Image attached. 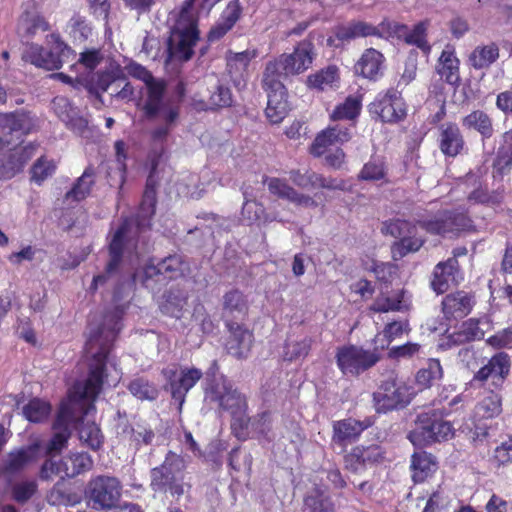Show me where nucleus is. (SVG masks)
<instances>
[{"label": "nucleus", "mask_w": 512, "mask_h": 512, "mask_svg": "<svg viewBox=\"0 0 512 512\" xmlns=\"http://www.w3.org/2000/svg\"><path fill=\"white\" fill-rule=\"evenodd\" d=\"M37 484L34 481H22L12 487V497L18 503L27 502L36 492Z\"/></svg>", "instance_id": "obj_61"}, {"label": "nucleus", "mask_w": 512, "mask_h": 512, "mask_svg": "<svg viewBox=\"0 0 512 512\" xmlns=\"http://www.w3.org/2000/svg\"><path fill=\"white\" fill-rule=\"evenodd\" d=\"M396 33L407 44L415 45L425 53L430 51V46L426 40V25L424 22L416 24L411 30L405 25L397 26Z\"/></svg>", "instance_id": "obj_41"}, {"label": "nucleus", "mask_w": 512, "mask_h": 512, "mask_svg": "<svg viewBox=\"0 0 512 512\" xmlns=\"http://www.w3.org/2000/svg\"><path fill=\"white\" fill-rule=\"evenodd\" d=\"M462 126L467 130L479 133L483 141L490 139L495 132L491 116L479 109L466 115L462 119Z\"/></svg>", "instance_id": "obj_36"}, {"label": "nucleus", "mask_w": 512, "mask_h": 512, "mask_svg": "<svg viewBox=\"0 0 512 512\" xmlns=\"http://www.w3.org/2000/svg\"><path fill=\"white\" fill-rule=\"evenodd\" d=\"M381 356L378 347L366 350L356 345L339 347L336 352V363L344 375L358 376L375 366Z\"/></svg>", "instance_id": "obj_13"}, {"label": "nucleus", "mask_w": 512, "mask_h": 512, "mask_svg": "<svg viewBox=\"0 0 512 512\" xmlns=\"http://www.w3.org/2000/svg\"><path fill=\"white\" fill-rule=\"evenodd\" d=\"M141 257L142 256L134 260L132 264H129V262L124 259L123 269L120 272V281H117V279L106 280L105 282L98 283L97 286L93 283L91 285V289H97V287L101 285L113 287V303L115 310L104 316L102 324L90 322L87 332V337L91 334L92 330L96 332L100 343L103 342L108 335H111V340L105 345L108 352H110L112 343L122 328L121 318L127 307V303L124 302V300L130 295L132 281L140 280L144 286L149 288L150 280L154 277L157 278V281H160V277L172 280L182 277L189 272V264L184 257L180 254H173L162 259L156 265L147 264L141 272L132 274L131 270L134 264L137 263Z\"/></svg>", "instance_id": "obj_2"}, {"label": "nucleus", "mask_w": 512, "mask_h": 512, "mask_svg": "<svg viewBox=\"0 0 512 512\" xmlns=\"http://www.w3.org/2000/svg\"><path fill=\"white\" fill-rule=\"evenodd\" d=\"M502 411V398L498 393L489 392L475 406V416L479 419H492Z\"/></svg>", "instance_id": "obj_44"}, {"label": "nucleus", "mask_w": 512, "mask_h": 512, "mask_svg": "<svg viewBox=\"0 0 512 512\" xmlns=\"http://www.w3.org/2000/svg\"><path fill=\"white\" fill-rule=\"evenodd\" d=\"M459 64L454 47L447 45L439 57L436 69L448 84L457 85L460 81Z\"/></svg>", "instance_id": "obj_34"}, {"label": "nucleus", "mask_w": 512, "mask_h": 512, "mask_svg": "<svg viewBox=\"0 0 512 512\" xmlns=\"http://www.w3.org/2000/svg\"><path fill=\"white\" fill-rule=\"evenodd\" d=\"M443 376L442 366L437 359H431L427 363V367L420 369L416 375L418 385L422 387H430Z\"/></svg>", "instance_id": "obj_51"}, {"label": "nucleus", "mask_w": 512, "mask_h": 512, "mask_svg": "<svg viewBox=\"0 0 512 512\" xmlns=\"http://www.w3.org/2000/svg\"><path fill=\"white\" fill-rule=\"evenodd\" d=\"M290 180L300 188L314 189L317 188L318 174L312 171L302 174L299 170H293L290 172Z\"/></svg>", "instance_id": "obj_62"}, {"label": "nucleus", "mask_w": 512, "mask_h": 512, "mask_svg": "<svg viewBox=\"0 0 512 512\" xmlns=\"http://www.w3.org/2000/svg\"><path fill=\"white\" fill-rule=\"evenodd\" d=\"M165 298V302L161 305L162 312L171 317L180 318L187 297L183 294L174 295L172 292H169L165 295Z\"/></svg>", "instance_id": "obj_60"}, {"label": "nucleus", "mask_w": 512, "mask_h": 512, "mask_svg": "<svg viewBox=\"0 0 512 512\" xmlns=\"http://www.w3.org/2000/svg\"><path fill=\"white\" fill-rule=\"evenodd\" d=\"M199 39L197 19L192 11V0H186L171 28L167 41L170 59L187 61L193 55V47Z\"/></svg>", "instance_id": "obj_6"}, {"label": "nucleus", "mask_w": 512, "mask_h": 512, "mask_svg": "<svg viewBox=\"0 0 512 512\" xmlns=\"http://www.w3.org/2000/svg\"><path fill=\"white\" fill-rule=\"evenodd\" d=\"M51 412V405L41 399L35 398L30 400L23 407V415L30 422H42L49 416Z\"/></svg>", "instance_id": "obj_50"}, {"label": "nucleus", "mask_w": 512, "mask_h": 512, "mask_svg": "<svg viewBox=\"0 0 512 512\" xmlns=\"http://www.w3.org/2000/svg\"><path fill=\"white\" fill-rule=\"evenodd\" d=\"M407 328V323L402 321H393L388 323L381 334L375 336L374 342L377 345L379 341H382L380 348L384 349L388 344L401 336Z\"/></svg>", "instance_id": "obj_57"}, {"label": "nucleus", "mask_w": 512, "mask_h": 512, "mask_svg": "<svg viewBox=\"0 0 512 512\" xmlns=\"http://www.w3.org/2000/svg\"><path fill=\"white\" fill-rule=\"evenodd\" d=\"M313 44L311 42H301L291 54H282L273 61L266 64L263 73L280 79L303 73L313 62Z\"/></svg>", "instance_id": "obj_9"}, {"label": "nucleus", "mask_w": 512, "mask_h": 512, "mask_svg": "<svg viewBox=\"0 0 512 512\" xmlns=\"http://www.w3.org/2000/svg\"><path fill=\"white\" fill-rule=\"evenodd\" d=\"M311 342L312 340L309 337L287 340L284 345L283 359L287 361H295L305 358L310 351Z\"/></svg>", "instance_id": "obj_48"}, {"label": "nucleus", "mask_w": 512, "mask_h": 512, "mask_svg": "<svg viewBox=\"0 0 512 512\" xmlns=\"http://www.w3.org/2000/svg\"><path fill=\"white\" fill-rule=\"evenodd\" d=\"M163 375L168 381L172 398L179 402L181 409L186 394L202 378V371L194 367L171 366L163 370Z\"/></svg>", "instance_id": "obj_16"}, {"label": "nucleus", "mask_w": 512, "mask_h": 512, "mask_svg": "<svg viewBox=\"0 0 512 512\" xmlns=\"http://www.w3.org/2000/svg\"><path fill=\"white\" fill-rule=\"evenodd\" d=\"M204 399L207 403L215 405L219 410L229 411L235 421L239 422L242 428L249 426L260 434H266L270 430V413L263 412L256 418L250 419L246 416V400L232 383L224 377L213 379L205 388Z\"/></svg>", "instance_id": "obj_5"}, {"label": "nucleus", "mask_w": 512, "mask_h": 512, "mask_svg": "<svg viewBox=\"0 0 512 512\" xmlns=\"http://www.w3.org/2000/svg\"><path fill=\"white\" fill-rule=\"evenodd\" d=\"M351 139L350 130L341 125L328 127L320 132L313 141L310 152L316 157L322 156L329 147L342 145Z\"/></svg>", "instance_id": "obj_26"}, {"label": "nucleus", "mask_w": 512, "mask_h": 512, "mask_svg": "<svg viewBox=\"0 0 512 512\" xmlns=\"http://www.w3.org/2000/svg\"><path fill=\"white\" fill-rule=\"evenodd\" d=\"M155 205V184L152 176H149L137 219H125L113 232L109 241V259L104 272L94 277L93 284L95 286L106 280L117 279V281H120V272L123 269L124 259L129 264H132L134 260L147 253V244L144 241H140V234L149 225V220L155 213Z\"/></svg>", "instance_id": "obj_3"}, {"label": "nucleus", "mask_w": 512, "mask_h": 512, "mask_svg": "<svg viewBox=\"0 0 512 512\" xmlns=\"http://www.w3.org/2000/svg\"><path fill=\"white\" fill-rule=\"evenodd\" d=\"M424 241L421 238L413 237L411 234H406L394 248V253L399 252L400 256H404L409 252L418 251L423 245Z\"/></svg>", "instance_id": "obj_64"}, {"label": "nucleus", "mask_w": 512, "mask_h": 512, "mask_svg": "<svg viewBox=\"0 0 512 512\" xmlns=\"http://www.w3.org/2000/svg\"><path fill=\"white\" fill-rule=\"evenodd\" d=\"M458 274V260L449 258L445 262L438 263L433 272L431 281L432 289L438 294L448 290L451 284H456Z\"/></svg>", "instance_id": "obj_29"}, {"label": "nucleus", "mask_w": 512, "mask_h": 512, "mask_svg": "<svg viewBox=\"0 0 512 512\" xmlns=\"http://www.w3.org/2000/svg\"><path fill=\"white\" fill-rule=\"evenodd\" d=\"M146 88L148 93L144 105L146 116L150 119L159 116L167 123H175L179 116V109L177 106L170 105L164 101V83L153 79L146 84Z\"/></svg>", "instance_id": "obj_17"}, {"label": "nucleus", "mask_w": 512, "mask_h": 512, "mask_svg": "<svg viewBox=\"0 0 512 512\" xmlns=\"http://www.w3.org/2000/svg\"><path fill=\"white\" fill-rule=\"evenodd\" d=\"M413 390L404 381L390 376L373 393V405L378 413H387L406 407L412 400Z\"/></svg>", "instance_id": "obj_10"}, {"label": "nucleus", "mask_w": 512, "mask_h": 512, "mask_svg": "<svg viewBox=\"0 0 512 512\" xmlns=\"http://www.w3.org/2000/svg\"><path fill=\"white\" fill-rule=\"evenodd\" d=\"M439 132V148L445 156L455 157L464 149L463 135L455 123L442 124Z\"/></svg>", "instance_id": "obj_27"}, {"label": "nucleus", "mask_w": 512, "mask_h": 512, "mask_svg": "<svg viewBox=\"0 0 512 512\" xmlns=\"http://www.w3.org/2000/svg\"><path fill=\"white\" fill-rule=\"evenodd\" d=\"M111 337L108 335L100 343L97 333L93 330L87 337L85 353L88 361V377L85 381H78L74 384L70 391V402L63 404L58 412L53 425L54 435L46 445V453L52 459L67 446L71 435L70 425L78 420L74 410L82 409L84 414L88 415L94 409V401L100 394L104 383H109V375L106 373L109 352L105 345L111 340Z\"/></svg>", "instance_id": "obj_1"}, {"label": "nucleus", "mask_w": 512, "mask_h": 512, "mask_svg": "<svg viewBox=\"0 0 512 512\" xmlns=\"http://www.w3.org/2000/svg\"><path fill=\"white\" fill-rule=\"evenodd\" d=\"M128 389L132 395L141 400H154L158 396L157 388L143 378L132 380Z\"/></svg>", "instance_id": "obj_56"}, {"label": "nucleus", "mask_w": 512, "mask_h": 512, "mask_svg": "<svg viewBox=\"0 0 512 512\" xmlns=\"http://www.w3.org/2000/svg\"><path fill=\"white\" fill-rule=\"evenodd\" d=\"M266 183L271 194L286 199L296 205L304 207H316V201L308 196L298 193L293 187L289 186L285 180L279 178H267Z\"/></svg>", "instance_id": "obj_28"}, {"label": "nucleus", "mask_w": 512, "mask_h": 512, "mask_svg": "<svg viewBox=\"0 0 512 512\" xmlns=\"http://www.w3.org/2000/svg\"><path fill=\"white\" fill-rule=\"evenodd\" d=\"M94 182L93 169L88 167L76 180L73 187L65 194V199L72 202H79L85 199L90 194Z\"/></svg>", "instance_id": "obj_43"}, {"label": "nucleus", "mask_w": 512, "mask_h": 512, "mask_svg": "<svg viewBox=\"0 0 512 512\" xmlns=\"http://www.w3.org/2000/svg\"><path fill=\"white\" fill-rule=\"evenodd\" d=\"M123 433L127 434L130 445L134 446L136 450L141 449L143 446L151 445L155 438V433L151 426L140 420L134 421Z\"/></svg>", "instance_id": "obj_39"}, {"label": "nucleus", "mask_w": 512, "mask_h": 512, "mask_svg": "<svg viewBox=\"0 0 512 512\" xmlns=\"http://www.w3.org/2000/svg\"><path fill=\"white\" fill-rule=\"evenodd\" d=\"M87 505L95 511H109L117 507L122 496V483L108 474L91 477L84 490Z\"/></svg>", "instance_id": "obj_8"}, {"label": "nucleus", "mask_w": 512, "mask_h": 512, "mask_svg": "<svg viewBox=\"0 0 512 512\" xmlns=\"http://www.w3.org/2000/svg\"><path fill=\"white\" fill-rule=\"evenodd\" d=\"M186 466V461L180 454L169 451L162 464L150 471L151 490L176 498L183 496L189 487L184 482Z\"/></svg>", "instance_id": "obj_7"}, {"label": "nucleus", "mask_w": 512, "mask_h": 512, "mask_svg": "<svg viewBox=\"0 0 512 512\" xmlns=\"http://www.w3.org/2000/svg\"><path fill=\"white\" fill-rule=\"evenodd\" d=\"M387 172L388 168L382 157H371L370 160L364 164L358 177L360 180L364 181L388 182Z\"/></svg>", "instance_id": "obj_45"}, {"label": "nucleus", "mask_w": 512, "mask_h": 512, "mask_svg": "<svg viewBox=\"0 0 512 512\" xmlns=\"http://www.w3.org/2000/svg\"><path fill=\"white\" fill-rule=\"evenodd\" d=\"M410 468L413 481L421 483L436 472L438 463L431 453L419 451L412 454Z\"/></svg>", "instance_id": "obj_32"}, {"label": "nucleus", "mask_w": 512, "mask_h": 512, "mask_svg": "<svg viewBox=\"0 0 512 512\" xmlns=\"http://www.w3.org/2000/svg\"><path fill=\"white\" fill-rule=\"evenodd\" d=\"M484 336V332L479 327V322L469 319L461 324L459 329L447 336V344L462 345L471 341L480 340Z\"/></svg>", "instance_id": "obj_38"}, {"label": "nucleus", "mask_w": 512, "mask_h": 512, "mask_svg": "<svg viewBox=\"0 0 512 512\" xmlns=\"http://www.w3.org/2000/svg\"><path fill=\"white\" fill-rule=\"evenodd\" d=\"M37 455L36 446H27L11 451L3 463V470L8 474H15L33 462Z\"/></svg>", "instance_id": "obj_37"}, {"label": "nucleus", "mask_w": 512, "mask_h": 512, "mask_svg": "<svg viewBox=\"0 0 512 512\" xmlns=\"http://www.w3.org/2000/svg\"><path fill=\"white\" fill-rule=\"evenodd\" d=\"M404 296L403 290H398L390 295L383 294L376 298L370 309L374 312L401 311L406 308Z\"/></svg>", "instance_id": "obj_46"}, {"label": "nucleus", "mask_w": 512, "mask_h": 512, "mask_svg": "<svg viewBox=\"0 0 512 512\" xmlns=\"http://www.w3.org/2000/svg\"><path fill=\"white\" fill-rule=\"evenodd\" d=\"M338 80V69L335 66H329L326 69L308 77L309 85L312 88L322 91L336 86Z\"/></svg>", "instance_id": "obj_49"}, {"label": "nucleus", "mask_w": 512, "mask_h": 512, "mask_svg": "<svg viewBox=\"0 0 512 512\" xmlns=\"http://www.w3.org/2000/svg\"><path fill=\"white\" fill-rule=\"evenodd\" d=\"M245 202L242 207V217L245 219L249 224L256 223V222H268L271 221V219L266 215L264 207L262 204L254 201L249 200L247 192H243Z\"/></svg>", "instance_id": "obj_52"}, {"label": "nucleus", "mask_w": 512, "mask_h": 512, "mask_svg": "<svg viewBox=\"0 0 512 512\" xmlns=\"http://www.w3.org/2000/svg\"><path fill=\"white\" fill-rule=\"evenodd\" d=\"M52 38L54 42L49 51L38 44H28L22 54V59L45 70L60 69L74 56V52L58 36L52 35Z\"/></svg>", "instance_id": "obj_11"}, {"label": "nucleus", "mask_w": 512, "mask_h": 512, "mask_svg": "<svg viewBox=\"0 0 512 512\" xmlns=\"http://www.w3.org/2000/svg\"><path fill=\"white\" fill-rule=\"evenodd\" d=\"M94 461L87 452H70L59 461L47 459L40 470V477L48 480L56 475L74 478L84 474L93 468Z\"/></svg>", "instance_id": "obj_14"}, {"label": "nucleus", "mask_w": 512, "mask_h": 512, "mask_svg": "<svg viewBox=\"0 0 512 512\" xmlns=\"http://www.w3.org/2000/svg\"><path fill=\"white\" fill-rule=\"evenodd\" d=\"M55 170V163L52 160L41 156L31 167V181L41 185L46 179L55 173Z\"/></svg>", "instance_id": "obj_55"}, {"label": "nucleus", "mask_w": 512, "mask_h": 512, "mask_svg": "<svg viewBox=\"0 0 512 512\" xmlns=\"http://www.w3.org/2000/svg\"><path fill=\"white\" fill-rule=\"evenodd\" d=\"M52 108L56 116L65 126L75 134L88 138L91 134L88 120L81 115L78 107L63 96H57L52 101Z\"/></svg>", "instance_id": "obj_20"}, {"label": "nucleus", "mask_w": 512, "mask_h": 512, "mask_svg": "<svg viewBox=\"0 0 512 512\" xmlns=\"http://www.w3.org/2000/svg\"><path fill=\"white\" fill-rule=\"evenodd\" d=\"M242 8L237 1L228 3L223 10L218 22L213 26L209 32V40L215 41L223 37L230 31L236 22L240 19Z\"/></svg>", "instance_id": "obj_33"}, {"label": "nucleus", "mask_w": 512, "mask_h": 512, "mask_svg": "<svg viewBox=\"0 0 512 512\" xmlns=\"http://www.w3.org/2000/svg\"><path fill=\"white\" fill-rule=\"evenodd\" d=\"M384 56L374 48L366 49L355 64V73L370 80H376L382 74Z\"/></svg>", "instance_id": "obj_31"}, {"label": "nucleus", "mask_w": 512, "mask_h": 512, "mask_svg": "<svg viewBox=\"0 0 512 512\" xmlns=\"http://www.w3.org/2000/svg\"><path fill=\"white\" fill-rule=\"evenodd\" d=\"M418 224L431 234H454L468 227L469 220L463 214L440 212L429 219H419Z\"/></svg>", "instance_id": "obj_21"}, {"label": "nucleus", "mask_w": 512, "mask_h": 512, "mask_svg": "<svg viewBox=\"0 0 512 512\" xmlns=\"http://www.w3.org/2000/svg\"><path fill=\"white\" fill-rule=\"evenodd\" d=\"M48 502L51 505L74 506L80 503V496L74 492L55 486L48 495Z\"/></svg>", "instance_id": "obj_59"}, {"label": "nucleus", "mask_w": 512, "mask_h": 512, "mask_svg": "<svg viewBox=\"0 0 512 512\" xmlns=\"http://www.w3.org/2000/svg\"><path fill=\"white\" fill-rule=\"evenodd\" d=\"M262 86L267 93L266 117L272 124H278L288 113L283 81L263 73Z\"/></svg>", "instance_id": "obj_15"}, {"label": "nucleus", "mask_w": 512, "mask_h": 512, "mask_svg": "<svg viewBox=\"0 0 512 512\" xmlns=\"http://www.w3.org/2000/svg\"><path fill=\"white\" fill-rule=\"evenodd\" d=\"M415 226H413L410 222L401 219H395L386 221L383 223L381 231L384 234H389L395 238H400V240L406 234H412Z\"/></svg>", "instance_id": "obj_58"}, {"label": "nucleus", "mask_w": 512, "mask_h": 512, "mask_svg": "<svg viewBox=\"0 0 512 512\" xmlns=\"http://www.w3.org/2000/svg\"><path fill=\"white\" fill-rule=\"evenodd\" d=\"M499 58V47L496 43L479 45L469 56L470 65L477 70L490 67Z\"/></svg>", "instance_id": "obj_40"}, {"label": "nucleus", "mask_w": 512, "mask_h": 512, "mask_svg": "<svg viewBox=\"0 0 512 512\" xmlns=\"http://www.w3.org/2000/svg\"><path fill=\"white\" fill-rule=\"evenodd\" d=\"M303 512H336L328 489L317 485L310 489L304 497Z\"/></svg>", "instance_id": "obj_30"}, {"label": "nucleus", "mask_w": 512, "mask_h": 512, "mask_svg": "<svg viewBox=\"0 0 512 512\" xmlns=\"http://www.w3.org/2000/svg\"><path fill=\"white\" fill-rule=\"evenodd\" d=\"M369 112L377 116L382 122L387 123H396L406 115L401 95L393 89L384 94H379L369 105Z\"/></svg>", "instance_id": "obj_18"}, {"label": "nucleus", "mask_w": 512, "mask_h": 512, "mask_svg": "<svg viewBox=\"0 0 512 512\" xmlns=\"http://www.w3.org/2000/svg\"><path fill=\"white\" fill-rule=\"evenodd\" d=\"M124 82V72L120 67L112 68L99 73L96 82L97 88L102 92L110 91L114 86L120 87Z\"/></svg>", "instance_id": "obj_54"}, {"label": "nucleus", "mask_w": 512, "mask_h": 512, "mask_svg": "<svg viewBox=\"0 0 512 512\" xmlns=\"http://www.w3.org/2000/svg\"><path fill=\"white\" fill-rule=\"evenodd\" d=\"M33 117L26 112L0 113V180H9L22 172L27 162L35 155L37 145H15L34 128Z\"/></svg>", "instance_id": "obj_4"}, {"label": "nucleus", "mask_w": 512, "mask_h": 512, "mask_svg": "<svg viewBox=\"0 0 512 512\" xmlns=\"http://www.w3.org/2000/svg\"><path fill=\"white\" fill-rule=\"evenodd\" d=\"M360 110L361 100L358 97L349 96L342 104L336 106L331 115V118L333 120H352L359 115Z\"/></svg>", "instance_id": "obj_53"}, {"label": "nucleus", "mask_w": 512, "mask_h": 512, "mask_svg": "<svg viewBox=\"0 0 512 512\" xmlns=\"http://www.w3.org/2000/svg\"><path fill=\"white\" fill-rule=\"evenodd\" d=\"M390 25L382 22L378 26H374L364 21H351L345 25L337 27L335 36L342 42H350L357 38L368 36H376L383 38L386 35V30Z\"/></svg>", "instance_id": "obj_24"}, {"label": "nucleus", "mask_w": 512, "mask_h": 512, "mask_svg": "<svg viewBox=\"0 0 512 512\" xmlns=\"http://www.w3.org/2000/svg\"><path fill=\"white\" fill-rule=\"evenodd\" d=\"M94 411L95 408L92 409L88 415H85L84 410L82 409L78 408L74 410L75 415L78 416V420L74 421L73 423L81 422L80 426L78 427L80 440L91 449L97 450L100 448L103 442L100 428L93 421L91 422L87 420L85 422V418Z\"/></svg>", "instance_id": "obj_35"}, {"label": "nucleus", "mask_w": 512, "mask_h": 512, "mask_svg": "<svg viewBox=\"0 0 512 512\" xmlns=\"http://www.w3.org/2000/svg\"><path fill=\"white\" fill-rule=\"evenodd\" d=\"M256 57V52L246 50L243 52L235 53L228 58V67L230 70L244 71L248 67L250 61Z\"/></svg>", "instance_id": "obj_63"}, {"label": "nucleus", "mask_w": 512, "mask_h": 512, "mask_svg": "<svg viewBox=\"0 0 512 512\" xmlns=\"http://www.w3.org/2000/svg\"><path fill=\"white\" fill-rule=\"evenodd\" d=\"M453 436L450 422L444 421L436 413H421L417 417L416 428L408 435L415 446H426L434 442L448 440Z\"/></svg>", "instance_id": "obj_12"}, {"label": "nucleus", "mask_w": 512, "mask_h": 512, "mask_svg": "<svg viewBox=\"0 0 512 512\" xmlns=\"http://www.w3.org/2000/svg\"><path fill=\"white\" fill-rule=\"evenodd\" d=\"M511 367V360L505 352H498L493 355L488 362L482 366L470 381L471 386H483L489 378L492 384L498 388L502 386L508 377Z\"/></svg>", "instance_id": "obj_19"}, {"label": "nucleus", "mask_w": 512, "mask_h": 512, "mask_svg": "<svg viewBox=\"0 0 512 512\" xmlns=\"http://www.w3.org/2000/svg\"><path fill=\"white\" fill-rule=\"evenodd\" d=\"M226 326L229 330L227 352L237 359H246L253 345V333L238 323L227 322Z\"/></svg>", "instance_id": "obj_23"}, {"label": "nucleus", "mask_w": 512, "mask_h": 512, "mask_svg": "<svg viewBox=\"0 0 512 512\" xmlns=\"http://www.w3.org/2000/svg\"><path fill=\"white\" fill-rule=\"evenodd\" d=\"M372 425L369 419L360 421L346 418L333 423L332 443L342 449L355 442L361 433Z\"/></svg>", "instance_id": "obj_22"}, {"label": "nucleus", "mask_w": 512, "mask_h": 512, "mask_svg": "<svg viewBox=\"0 0 512 512\" xmlns=\"http://www.w3.org/2000/svg\"><path fill=\"white\" fill-rule=\"evenodd\" d=\"M234 97L227 84L217 80L209 90V97L206 103L207 108L219 109L232 106Z\"/></svg>", "instance_id": "obj_42"}, {"label": "nucleus", "mask_w": 512, "mask_h": 512, "mask_svg": "<svg viewBox=\"0 0 512 512\" xmlns=\"http://www.w3.org/2000/svg\"><path fill=\"white\" fill-rule=\"evenodd\" d=\"M476 303L473 294L466 291H456L447 294L442 300V312L447 320H458L466 317Z\"/></svg>", "instance_id": "obj_25"}, {"label": "nucleus", "mask_w": 512, "mask_h": 512, "mask_svg": "<svg viewBox=\"0 0 512 512\" xmlns=\"http://www.w3.org/2000/svg\"><path fill=\"white\" fill-rule=\"evenodd\" d=\"M248 310L247 301L242 292L231 290L223 296L224 316H243Z\"/></svg>", "instance_id": "obj_47"}]
</instances>
